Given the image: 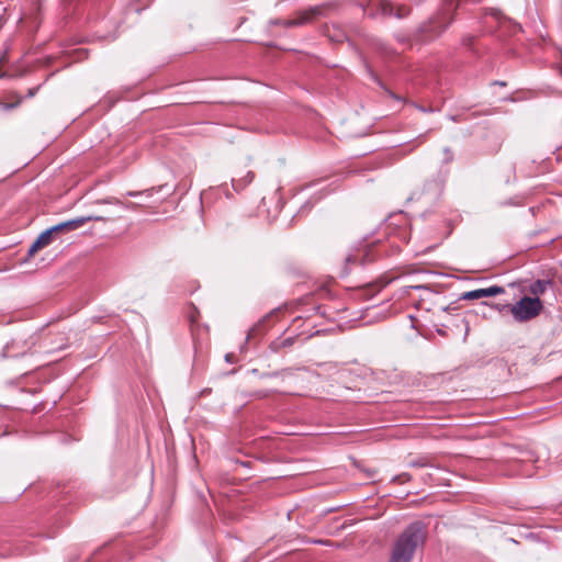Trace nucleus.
<instances>
[{
    "label": "nucleus",
    "instance_id": "obj_1",
    "mask_svg": "<svg viewBox=\"0 0 562 562\" xmlns=\"http://www.w3.org/2000/svg\"><path fill=\"white\" fill-rule=\"evenodd\" d=\"M426 539L425 525L420 521L411 524L395 541L389 562H411L415 551Z\"/></svg>",
    "mask_w": 562,
    "mask_h": 562
},
{
    "label": "nucleus",
    "instance_id": "obj_2",
    "mask_svg": "<svg viewBox=\"0 0 562 562\" xmlns=\"http://www.w3.org/2000/svg\"><path fill=\"white\" fill-rule=\"evenodd\" d=\"M543 308L539 297L524 296L510 306V313L516 322L522 323L537 317Z\"/></svg>",
    "mask_w": 562,
    "mask_h": 562
},
{
    "label": "nucleus",
    "instance_id": "obj_3",
    "mask_svg": "<svg viewBox=\"0 0 562 562\" xmlns=\"http://www.w3.org/2000/svg\"><path fill=\"white\" fill-rule=\"evenodd\" d=\"M323 12V7H312L307 10L301 11L295 19L284 22L285 26H297L312 22Z\"/></svg>",
    "mask_w": 562,
    "mask_h": 562
},
{
    "label": "nucleus",
    "instance_id": "obj_4",
    "mask_svg": "<svg viewBox=\"0 0 562 562\" xmlns=\"http://www.w3.org/2000/svg\"><path fill=\"white\" fill-rule=\"evenodd\" d=\"M323 12V7H312L307 10L301 11L295 19L284 22L285 26H297L312 22Z\"/></svg>",
    "mask_w": 562,
    "mask_h": 562
},
{
    "label": "nucleus",
    "instance_id": "obj_5",
    "mask_svg": "<svg viewBox=\"0 0 562 562\" xmlns=\"http://www.w3.org/2000/svg\"><path fill=\"white\" fill-rule=\"evenodd\" d=\"M504 292H505L504 288L498 286V285H492V286L486 288V289H476V290L464 292L460 296V299L461 300H468V301L479 300V299H482V297L496 296L498 294H503Z\"/></svg>",
    "mask_w": 562,
    "mask_h": 562
},
{
    "label": "nucleus",
    "instance_id": "obj_6",
    "mask_svg": "<svg viewBox=\"0 0 562 562\" xmlns=\"http://www.w3.org/2000/svg\"><path fill=\"white\" fill-rule=\"evenodd\" d=\"M371 7H376L383 15H395L403 18L408 14V9L400 7L395 10L394 5L387 0H372Z\"/></svg>",
    "mask_w": 562,
    "mask_h": 562
},
{
    "label": "nucleus",
    "instance_id": "obj_7",
    "mask_svg": "<svg viewBox=\"0 0 562 562\" xmlns=\"http://www.w3.org/2000/svg\"><path fill=\"white\" fill-rule=\"evenodd\" d=\"M53 232L50 228L43 232L37 239L32 244L29 249V255H34L38 249L49 245L52 243Z\"/></svg>",
    "mask_w": 562,
    "mask_h": 562
},
{
    "label": "nucleus",
    "instance_id": "obj_8",
    "mask_svg": "<svg viewBox=\"0 0 562 562\" xmlns=\"http://www.w3.org/2000/svg\"><path fill=\"white\" fill-rule=\"evenodd\" d=\"M85 225V220L74 218L69 220L63 223H59L53 227H50V231L54 233L63 232V231H75L79 227Z\"/></svg>",
    "mask_w": 562,
    "mask_h": 562
},
{
    "label": "nucleus",
    "instance_id": "obj_9",
    "mask_svg": "<svg viewBox=\"0 0 562 562\" xmlns=\"http://www.w3.org/2000/svg\"><path fill=\"white\" fill-rule=\"evenodd\" d=\"M550 286H552L551 280H537L530 284L529 292L533 297L540 299V295H542Z\"/></svg>",
    "mask_w": 562,
    "mask_h": 562
},
{
    "label": "nucleus",
    "instance_id": "obj_10",
    "mask_svg": "<svg viewBox=\"0 0 562 562\" xmlns=\"http://www.w3.org/2000/svg\"><path fill=\"white\" fill-rule=\"evenodd\" d=\"M254 180V172L248 171L245 177L240 179H233L232 184L235 190H241Z\"/></svg>",
    "mask_w": 562,
    "mask_h": 562
},
{
    "label": "nucleus",
    "instance_id": "obj_11",
    "mask_svg": "<svg viewBox=\"0 0 562 562\" xmlns=\"http://www.w3.org/2000/svg\"><path fill=\"white\" fill-rule=\"evenodd\" d=\"M347 265H356L360 261V254H348L345 258Z\"/></svg>",
    "mask_w": 562,
    "mask_h": 562
},
{
    "label": "nucleus",
    "instance_id": "obj_12",
    "mask_svg": "<svg viewBox=\"0 0 562 562\" xmlns=\"http://www.w3.org/2000/svg\"><path fill=\"white\" fill-rule=\"evenodd\" d=\"M293 344V338L289 337V338H284L283 340H281L280 342H273L272 344V348L274 350H278L280 347H289Z\"/></svg>",
    "mask_w": 562,
    "mask_h": 562
},
{
    "label": "nucleus",
    "instance_id": "obj_13",
    "mask_svg": "<svg viewBox=\"0 0 562 562\" xmlns=\"http://www.w3.org/2000/svg\"><path fill=\"white\" fill-rule=\"evenodd\" d=\"M79 220H85V224L88 223V222H91V221H97V222H105L106 220L102 216H94V215H89V216H82V217H78Z\"/></svg>",
    "mask_w": 562,
    "mask_h": 562
},
{
    "label": "nucleus",
    "instance_id": "obj_14",
    "mask_svg": "<svg viewBox=\"0 0 562 562\" xmlns=\"http://www.w3.org/2000/svg\"><path fill=\"white\" fill-rule=\"evenodd\" d=\"M10 346L7 345L5 348H4V352H3V357H18L20 355H23L25 352V350H22V351H18V352H10Z\"/></svg>",
    "mask_w": 562,
    "mask_h": 562
},
{
    "label": "nucleus",
    "instance_id": "obj_15",
    "mask_svg": "<svg viewBox=\"0 0 562 562\" xmlns=\"http://www.w3.org/2000/svg\"><path fill=\"white\" fill-rule=\"evenodd\" d=\"M140 194H142V192H140V191H128V192H126V195H127V196H132V198H134V196H138V195H140Z\"/></svg>",
    "mask_w": 562,
    "mask_h": 562
},
{
    "label": "nucleus",
    "instance_id": "obj_16",
    "mask_svg": "<svg viewBox=\"0 0 562 562\" xmlns=\"http://www.w3.org/2000/svg\"><path fill=\"white\" fill-rule=\"evenodd\" d=\"M103 202H104V203H115V204H121V201H120V200H117V199L104 200Z\"/></svg>",
    "mask_w": 562,
    "mask_h": 562
},
{
    "label": "nucleus",
    "instance_id": "obj_17",
    "mask_svg": "<svg viewBox=\"0 0 562 562\" xmlns=\"http://www.w3.org/2000/svg\"><path fill=\"white\" fill-rule=\"evenodd\" d=\"M268 395V392H263V391H260L256 394L257 397L261 398V397H266Z\"/></svg>",
    "mask_w": 562,
    "mask_h": 562
},
{
    "label": "nucleus",
    "instance_id": "obj_18",
    "mask_svg": "<svg viewBox=\"0 0 562 562\" xmlns=\"http://www.w3.org/2000/svg\"><path fill=\"white\" fill-rule=\"evenodd\" d=\"M124 206L127 207V209H136L137 204L128 203V204H124Z\"/></svg>",
    "mask_w": 562,
    "mask_h": 562
},
{
    "label": "nucleus",
    "instance_id": "obj_19",
    "mask_svg": "<svg viewBox=\"0 0 562 562\" xmlns=\"http://www.w3.org/2000/svg\"><path fill=\"white\" fill-rule=\"evenodd\" d=\"M232 358H233V355H231V353H227V355L225 356V359H226V361H228V362H231V361H232Z\"/></svg>",
    "mask_w": 562,
    "mask_h": 562
},
{
    "label": "nucleus",
    "instance_id": "obj_20",
    "mask_svg": "<svg viewBox=\"0 0 562 562\" xmlns=\"http://www.w3.org/2000/svg\"><path fill=\"white\" fill-rule=\"evenodd\" d=\"M34 94H35V90L30 89V90H29V95H30V97H33Z\"/></svg>",
    "mask_w": 562,
    "mask_h": 562
},
{
    "label": "nucleus",
    "instance_id": "obj_21",
    "mask_svg": "<svg viewBox=\"0 0 562 562\" xmlns=\"http://www.w3.org/2000/svg\"><path fill=\"white\" fill-rule=\"evenodd\" d=\"M315 543H324V541L322 540H318V541H314Z\"/></svg>",
    "mask_w": 562,
    "mask_h": 562
}]
</instances>
